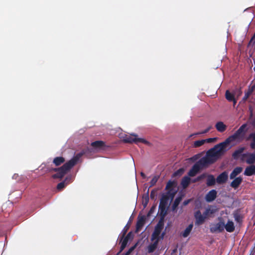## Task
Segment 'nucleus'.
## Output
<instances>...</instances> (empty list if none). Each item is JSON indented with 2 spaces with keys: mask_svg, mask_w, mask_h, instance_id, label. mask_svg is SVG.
<instances>
[{
  "mask_svg": "<svg viewBox=\"0 0 255 255\" xmlns=\"http://www.w3.org/2000/svg\"><path fill=\"white\" fill-rule=\"evenodd\" d=\"M207 142H215L218 140L217 137L209 138L206 139H204Z\"/></svg>",
  "mask_w": 255,
  "mask_h": 255,
  "instance_id": "obj_36",
  "label": "nucleus"
},
{
  "mask_svg": "<svg viewBox=\"0 0 255 255\" xmlns=\"http://www.w3.org/2000/svg\"><path fill=\"white\" fill-rule=\"evenodd\" d=\"M141 176H142L143 178H145V174H144L143 173H142V172H141Z\"/></svg>",
  "mask_w": 255,
  "mask_h": 255,
  "instance_id": "obj_45",
  "label": "nucleus"
},
{
  "mask_svg": "<svg viewBox=\"0 0 255 255\" xmlns=\"http://www.w3.org/2000/svg\"><path fill=\"white\" fill-rule=\"evenodd\" d=\"M173 197H174V194L172 195L171 197L173 198Z\"/></svg>",
  "mask_w": 255,
  "mask_h": 255,
  "instance_id": "obj_46",
  "label": "nucleus"
},
{
  "mask_svg": "<svg viewBox=\"0 0 255 255\" xmlns=\"http://www.w3.org/2000/svg\"><path fill=\"white\" fill-rule=\"evenodd\" d=\"M194 217L196 220L195 224L197 225L202 224L206 219L204 214H202L199 211L195 213Z\"/></svg>",
  "mask_w": 255,
  "mask_h": 255,
  "instance_id": "obj_8",
  "label": "nucleus"
},
{
  "mask_svg": "<svg viewBox=\"0 0 255 255\" xmlns=\"http://www.w3.org/2000/svg\"><path fill=\"white\" fill-rule=\"evenodd\" d=\"M159 212L162 218H164L166 214V206L164 204L160 203L159 206Z\"/></svg>",
  "mask_w": 255,
  "mask_h": 255,
  "instance_id": "obj_19",
  "label": "nucleus"
},
{
  "mask_svg": "<svg viewBox=\"0 0 255 255\" xmlns=\"http://www.w3.org/2000/svg\"><path fill=\"white\" fill-rule=\"evenodd\" d=\"M243 170V168L240 167L235 168L230 175V178L231 179L235 178L238 175H239Z\"/></svg>",
  "mask_w": 255,
  "mask_h": 255,
  "instance_id": "obj_16",
  "label": "nucleus"
},
{
  "mask_svg": "<svg viewBox=\"0 0 255 255\" xmlns=\"http://www.w3.org/2000/svg\"><path fill=\"white\" fill-rule=\"evenodd\" d=\"M212 126H209L206 129H205L204 130L202 131H201V132H199L197 133H195V135H197V134H205V133H206L207 132H208L211 128H212Z\"/></svg>",
  "mask_w": 255,
  "mask_h": 255,
  "instance_id": "obj_33",
  "label": "nucleus"
},
{
  "mask_svg": "<svg viewBox=\"0 0 255 255\" xmlns=\"http://www.w3.org/2000/svg\"><path fill=\"white\" fill-rule=\"evenodd\" d=\"M235 94H232L229 92V91L227 90L226 92V98L229 101H232V100H234L235 98Z\"/></svg>",
  "mask_w": 255,
  "mask_h": 255,
  "instance_id": "obj_24",
  "label": "nucleus"
},
{
  "mask_svg": "<svg viewBox=\"0 0 255 255\" xmlns=\"http://www.w3.org/2000/svg\"><path fill=\"white\" fill-rule=\"evenodd\" d=\"M207 164H203L200 163V160L196 163L192 168V169L189 171L188 175L190 176H195L197 172L200 170L201 166H206Z\"/></svg>",
  "mask_w": 255,
  "mask_h": 255,
  "instance_id": "obj_7",
  "label": "nucleus"
},
{
  "mask_svg": "<svg viewBox=\"0 0 255 255\" xmlns=\"http://www.w3.org/2000/svg\"><path fill=\"white\" fill-rule=\"evenodd\" d=\"M119 137L124 142L126 143H135L139 142L144 143L146 144H149V143L145 139L138 137V135L134 133H131L129 134H126L125 133H121L119 135Z\"/></svg>",
  "mask_w": 255,
  "mask_h": 255,
  "instance_id": "obj_2",
  "label": "nucleus"
},
{
  "mask_svg": "<svg viewBox=\"0 0 255 255\" xmlns=\"http://www.w3.org/2000/svg\"><path fill=\"white\" fill-rule=\"evenodd\" d=\"M231 147L229 143L225 140L209 150L206 156L200 159V163L203 164H209L214 162L223 155Z\"/></svg>",
  "mask_w": 255,
  "mask_h": 255,
  "instance_id": "obj_1",
  "label": "nucleus"
},
{
  "mask_svg": "<svg viewBox=\"0 0 255 255\" xmlns=\"http://www.w3.org/2000/svg\"><path fill=\"white\" fill-rule=\"evenodd\" d=\"M135 248V245L133 246V247H131L128 250V251L127 252V253L126 254V255H129L134 250Z\"/></svg>",
  "mask_w": 255,
  "mask_h": 255,
  "instance_id": "obj_39",
  "label": "nucleus"
},
{
  "mask_svg": "<svg viewBox=\"0 0 255 255\" xmlns=\"http://www.w3.org/2000/svg\"><path fill=\"white\" fill-rule=\"evenodd\" d=\"M234 180L231 183V186L234 189L237 188L239 185L241 184L243 181V179L241 177H238L237 178H234Z\"/></svg>",
  "mask_w": 255,
  "mask_h": 255,
  "instance_id": "obj_10",
  "label": "nucleus"
},
{
  "mask_svg": "<svg viewBox=\"0 0 255 255\" xmlns=\"http://www.w3.org/2000/svg\"><path fill=\"white\" fill-rule=\"evenodd\" d=\"M164 224L162 220H160L155 228L154 232L152 235V240L159 241L160 239H163L164 236V233H161L163 228Z\"/></svg>",
  "mask_w": 255,
  "mask_h": 255,
  "instance_id": "obj_4",
  "label": "nucleus"
},
{
  "mask_svg": "<svg viewBox=\"0 0 255 255\" xmlns=\"http://www.w3.org/2000/svg\"><path fill=\"white\" fill-rule=\"evenodd\" d=\"M158 177L157 176H154L153 177L150 181L151 186H153L157 182Z\"/></svg>",
  "mask_w": 255,
  "mask_h": 255,
  "instance_id": "obj_35",
  "label": "nucleus"
},
{
  "mask_svg": "<svg viewBox=\"0 0 255 255\" xmlns=\"http://www.w3.org/2000/svg\"><path fill=\"white\" fill-rule=\"evenodd\" d=\"M255 174V166L251 165L248 166L244 172V174L247 176H251Z\"/></svg>",
  "mask_w": 255,
  "mask_h": 255,
  "instance_id": "obj_12",
  "label": "nucleus"
},
{
  "mask_svg": "<svg viewBox=\"0 0 255 255\" xmlns=\"http://www.w3.org/2000/svg\"><path fill=\"white\" fill-rule=\"evenodd\" d=\"M184 171V170L183 168H180L174 173V175L175 176H180L183 173Z\"/></svg>",
  "mask_w": 255,
  "mask_h": 255,
  "instance_id": "obj_34",
  "label": "nucleus"
},
{
  "mask_svg": "<svg viewBox=\"0 0 255 255\" xmlns=\"http://www.w3.org/2000/svg\"><path fill=\"white\" fill-rule=\"evenodd\" d=\"M65 187V182H61L59 183L57 185V189L59 190H61L63 189Z\"/></svg>",
  "mask_w": 255,
  "mask_h": 255,
  "instance_id": "obj_38",
  "label": "nucleus"
},
{
  "mask_svg": "<svg viewBox=\"0 0 255 255\" xmlns=\"http://www.w3.org/2000/svg\"><path fill=\"white\" fill-rule=\"evenodd\" d=\"M241 94H242L241 91L239 90L238 94H236L235 93L234 94L236 95L235 96H237V97H238L239 96H240L241 95Z\"/></svg>",
  "mask_w": 255,
  "mask_h": 255,
  "instance_id": "obj_42",
  "label": "nucleus"
},
{
  "mask_svg": "<svg viewBox=\"0 0 255 255\" xmlns=\"http://www.w3.org/2000/svg\"><path fill=\"white\" fill-rule=\"evenodd\" d=\"M145 219L143 217L138 219L136 224V231H139L144 224Z\"/></svg>",
  "mask_w": 255,
  "mask_h": 255,
  "instance_id": "obj_21",
  "label": "nucleus"
},
{
  "mask_svg": "<svg viewBox=\"0 0 255 255\" xmlns=\"http://www.w3.org/2000/svg\"><path fill=\"white\" fill-rule=\"evenodd\" d=\"M225 229L228 232H233L235 230V226L233 221L228 220L227 223L225 224Z\"/></svg>",
  "mask_w": 255,
  "mask_h": 255,
  "instance_id": "obj_14",
  "label": "nucleus"
},
{
  "mask_svg": "<svg viewBox=\"0 0 255 255\" xmlns=\"http://www.w3.org/2000/svg\"><path fill=\"white\" fill-rule=\"evenodd\" d=\"M216 212V209L213 207H209L207 208L203 214L206 217V218L211 216L213 214H214Z\"/></svg>",
  "mask_w": 255,
  "mask_h": 255,
  "instance_id": "obj_17",
  "label": "nucleus"
},
{
  "mask_svg": "<svg viewBox=\"0 0 255 255\" xmlns=\"http://www.w3.org/2000/svg\"><path fill=\"white\" fill-rule=\"evenodd\" d=\"M225 229V221L220 218L218 219V222L214 223L210 225V231L212 233H220L224 231Z\"/></svg>",
  "mask_w": 255,
  "mask_h": 255,
  "instance_id": "obj_6",
  "label": "nucleus"
},
{
  "mask_svg": "<svg viewBox=\"0 0 255 255\" xmlns=\"http://www.w3.org/2000/svg\"><path fill=\"white\" fill-rule=\"evenodd\" d=\"M206 142V140L204 139L195 141L194 143V146L195 147H199L204 144Z\"/></svg>",
  "mask_w": 255,
  "mask_h": 255,
  "instance_id": "obj_30",
  "label": "nucleus"
},
{
  "mask_svg": "<svg viewBox=\"0 0 255 255\" xmlns=\"http://www.w3.org/2000/svg\"><path fill=\"white\" fill-rule=\"evenodd\" d=\"M190 181V178L188 176L184 177L181 181V185L183 188H186L188 186Z\"/></svg>",
  "mask_w": 255,
  "mask_h": 255,
  "instance_id": "obj_23",
  "label": "nucleus"
},
{
  "mask_svg": "<svg viewBox=\"0 0 255 255\" xmlns=\"http://www.w3.org/2000/svg\"><path fill=\"white\" fill-rule=\"evenodd\" d=\"M254 88H255V85L253 86L251 88H249L248 92L246 93V95L250 96V95L254 91Z\"/></svg>",
  "mask_w": 255,
  "mask_h": 255,
  "instance_id": "obj_37",
  "label": "nucleus"
},
{
  "mask_svg": "<svg viewBox=\"0 0 255 255\" xmlns=\"http://www.w3.org/2000/svg\"><path fill=\"white\" fill-rule=\"evenodd\" d=\"M91 145L93 147L101 148L104 146V143L102 141H96L92 143Z\"/></svg>",
  "mask_w": 255,
  "mask_h": 255,
  "instance_id": "obj_27",
  "label": "nucleus"
},
{
  "mask_svg": "<svg viewBox=\"0 0 255 255\" xmlns=\"http://www.w3.org/2000/svg\"><path fill=\"white\" fill-rule=\"evenodd\" d=\"M243 158L248 164L254 163L255 162V153L244 154Z\"/></svg>",
  "mask_w": 255,
  "mask_h": 255,
  "instance_id": "obj_9",
  "label": "nucleus"
},
{
  "mask_svg": "<svg viewBox=\"0 0 255 255\" xmlns=\"http://www.w3.org/2000/svg\"><path fill=\"white\" fill-rule=\"evenodd\" d=\"M184 203L186 205V204H187L188 203V202H185Z\"/></svg>",
  "mask_w": 255,
  "mask_h": 255,
  "instance_id": "obj_47",
  "label": "nucleus"
},
{
  "mask_svg": "<svg viewBox=\"0 0 255 255\" xmlns=\"http://www.w3.org/2000/svg\"><path fill=\"white\" fill-rule=\"evenodd\" d=\"M247 139L250 141V146L252 149H255V132L251 133Z\"/></svg>",
  "mask_w": 255,
  "mask_h": 255,
  "instance_id": "obj_15",
  "label": "nucleus"
},
{
  "mask_svg": "<svg viewBox=\"0 0 255 255\" xmlns=\"http://www.w3.org/2000/svg\"><path fill=\"white\" fill-rule=\"evenodd\" d=\"M215 183V179L212 175L208 176L207 184L209 186L213 185Z\"/></svg>",
  "mask_w": 255,
  "mask_h": 255,
  "instance_id": "obj_28",
  "label": "nucleus"
},
{
  "mask_svg": "<svg viewBox=\"0 0 255 255\" xmlns=\"http://www.w3.org/2000/svg\"><path fill=\"white\" fill-rule=\"evenodd\" d=\"M197 159V157L196 156H194V157H193L192 158H191V159H192V160H193L194 161L196 160Z\"/></svg>",
  "mask_w": 255,
  "mask_h": 255,
  "instance_id": "obj_43",
  "label": "nucleus"
},
{
  "mask_svg": "<svg viewBox=\"0 0 255 255\" xmlns=\"http://www.w3.org/2000/svg\"><path fill=\"white\" fill-rule=\"evenodd\" d=\"M245 127V125H242L233 135L226 139L230 145L234 141H239L242 139L244 134V130Z\"/></svg>",
  "mask_w": 255,
  "mask_h": 255,
  "instance_id": "obj_5",
  "label": "nucleus"
},
{
  "mask_svg": "<svg viewBox=\"0 0 255 255\" xmlns=\"http://www.w3.org/2000/svg\"><path fill=\"white\" fill-rule=\"evenodd\" d=\"M244 150V147H241V148H239L238 149H237V150H236L234 152V153L233 154V156L235 158L237 157L239 154H240L241 153H242L243 152Z\"/></svg>",
  "mask_w": 255,
  "mask_h": 255,
  "instance_id": "obj_31",
  "label": "nucleus"
},
{
  "mask_svg": "<svg viewBox=\"0 0 255 255\" xmlns=\"http://www.w3.org/2000/svg\"><path fill=\"white\" fill-rule=\"evenodd\" d=\"M152 241L153 242V243L148 247V252L149 253H152L155 250V249L157 247L158 243L157 240L156 241Z\"/></svg>",
  "mask_w": 255,
  "mask_h": 255,
  "instance_id": "obj_22",
  "label": "nucleus"
},
{
  "mask_svg": "<svg viewBox=\"0 0 255 255\" xmlns=\"http://www.w3.org/2000/svg\"><path fill=\"white\" fill-rule=\"evenodd\" d=\"M130 235V233H128L127 236L123 240L121 247V252L123 251L127 246Z\"/></svg>",
  "mask_w": 255,
  "mask_h": 255,
  "instance_id": "obj_25",
  "label": "nucleus"
},
{
  "mask_svg": "<svg viewBox=\"0 0 255 255\" xmlns=\"http://www.w3.org/2000/svg\"><path fill=\"white\" fill-rule=\"evenodd\" d=\"M155 209H156L155 206L152 207L150 209V211L148 212V216H150V215H151L154 212Z\"/></svg>",
  "mask_w": 255,
  "mask_h": 255,
  "instance_id": "obj_40",
  "label": "nucleus"
},
{
  "mask_svg": "<svg viewBox=\"0 0 255 255\" xmlns=\"http://www.w3.org/2000/svg\"><path fill=\"white\" fill-rule=\"evenodd\" d=\"M64 162V159L62 157H57L54 158L53 163L56 165L58 166Z\"/></svg>",
  "mask_w": 255,
  "mask_h": 255,
  "instance_id": "obj_26",
  "label": "nucleus"
},
{
  "mask_svg": "<svg viewBox=\"0 0 255 255\" xmlns=\"http://www.w3.org/2000/svg\"><path fill=\"white\" fill-rule=\"evenodd\" d=\"M181 197H178L175 199L172 206L173 210H175L176 208V207L179 205L180 202L181 201Z\"/></svg>",
  "mask_w": 255,
  "mask_h": 255,
  "instance_id": "obj_32",
  "label": "nucleus"
},
{
  "mask_svg": "<svg viewBox=\"0 0 255 255\" xmlns=\"http://www.w3.org/2000/svg\"><path fill=\"white\" fill-rule=\"evenodd\" d=\"M228 174L224 172L221 174L217 178V182L219 184L223 183L226 181L228 179Z\"/></svg>",
  "mask_w": 255,
  "mask_h": 255,
  "instance_id": "obj_13",
  "label": "nucleus"
},
{
  "mask_svg": "<svg viewBox=\"0 0 255 255\" xmlns=\"http://www.w3.org/2000/svg\"><path fill=\"white\" fill-rule=\"evenodd\" d=\"M193 224H190L185 229V230L182 232V236L184 238L187 237L190 233H191V231H192L193 229Z\"/></svg>",
  "mask_w": 255,
  "mask_h": 255,
  "instance_id": "obj_18",
  "label": "nucleus"
},
{
  "mask_svg": "<svg viewBox=\"0 0 255 255\" xmlns=\"http://www.w3.org/2000/svg\"><path fill=\"white\" fill-rule=\"evenodd\" d=\"M175 185V182L170 181L166 185V188L169 190V194H171V192L172 190V188Z\"/></svg>",
  "mask_w": 255,
  "mask_h": 255,
  "instance_id": "obj_29",
  "label": "nucleus"
},
{
  "mask_svg": "<svg viewBox=\"0 0 255 255\" xmlns=\"http://www.w3.org/2000/svg\"><path fill=\"white\" fill-rule=\"evenodd\" d=\"M76 160L73 159L64 164L60 168H54L55 171H58L57 174H54L52 177L54 178H61L66 173L67 171L73 167L76 163Z\"/></svg>",
  "mask_w": 255,
  "mask_h": 255,
  "instance_id": "obj_3",
  "label": "nucleus"
},
{
  "mask_svg": "<svg viewBox=\"0 0 255 255\" xmlns=\"http://www.w3.org/2000/svg\"><path fill=\"white\" fill-rule=\"evenodd\" d=\"M217 129L220 132H223L226 129V126L223 122H218L216 125Z\"/></svg>",
  "mask_w": 255,
  "mask_h": 255,
  "instance_id": "obj_20",
  "label": "nucleus"
},
{
  "mask_svg": "<svg viewBox=\"0 0 255 255\" xmlns=\"http://www.w3.org/2000/svg\"><path fill=\"white\" fill-rule=\"evenodd\" d=\"M232 101H233V102H234V106H235V104H236L237 100H236V99L235 98L234 100H232Z\"/></svg>",
  "mask_w": 255,
  "mask_h": 255,
  "instance_id": "obj_44",
  "label": "nucleus"
},
{
  "mask_svg": "<svg viewBox=\"0 0 255 255\" xmlns=\"http://www.w3.org/2000/svg\"><path fill=\"white\" fill-rule=\"evenodd\" d=\"M217 192L215 190L210 191L206 196V199L208 202L213 201L216 197Z\"/></svg>",
  "mask_w": 255,
  "mask_h": 255,
  "instance_id": "obj_11",
  "label": "nucleus"
},
{
  "mask_svg": "<svg viewBox=\"0 0 255 255\" xmlns=\"http://www.w3.org/2000/svg\"><path fill=\"white\" fill-rule=\"evenodd\" d=\"M249 97V96H248L247 95H246V94H245V96L244 97L243 100L244 101H246L248 98Z\"/></svg>",
  "mask_w": 255,
  "mask_h": 255,
  "instance_id": "obj_41",
  "label": "nucleus"
}]
</instances>
